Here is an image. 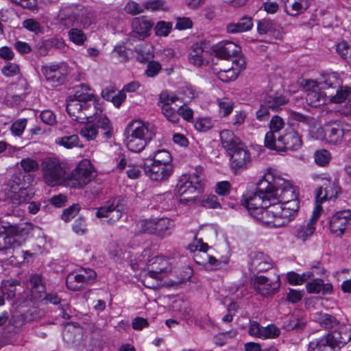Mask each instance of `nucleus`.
<instances>
[{
  "label": "nucleus",
  "instance_id": "1",
  "mask_svg": "<svg viewBox=\"0 0 351 351\" xmlns=\"http://www.w3.org/2000/svg\"><path fill=\"white\" fill-rule=\"evenodd\" d=\"M258 189L265 193V197H273L274 202L280 203L285 207H290L297 213L299 208L298 200L294 190L289 181L279 176L268 172L258 182Z\"/></svg>",
  "mask_w": 351,
  "mask_h": 351
},
{
  "label": "nucleus",
  "instance_id": "2",
  "mask_svg": "<svg viewBox=\"0 0 351 351\" xmlns=\"http://www.w3.org/2000/svg\"><path fill=\"white\" fill-rule=\"evenodd\" d=\"M265 193L260 192L258 182L255 192L243 195L242 204L250 214L257 220L271 227L278 228L277 226L278 207L273 197H265Z\"/></svg>",
  "mask_w": 351,
  "mask_h": 351
},
{
  "label": "nucleus",
  "instance_id": "3",
  "mask_svg": "<svg viewBox=\"0 0 351 351\" xmlns=\"http://www.w3.org/2000/svg\"><path fill=\"white\" fill-rule=\"evenodd\" d=\"M80 88L81 90H76L73 98L68 101L66 109L73 120L83 123L86 119L91 118V112H95L97 108L94 95L88 93L90 87L87 84H81Z\"/></svg>",
  "mask_w": 351,
  "mask_h": 351
},
{
  "label": "nucleus",
  "instance_id": "4",
  "mask_svg": "<svg viewBox=\"0 0 351 351\" xmlns=\"http://www.w3.org/2000/svg\"><path fill=\"white\" fill-rule=\"evenodd\" d=\"M351 341V325L340 324L326 335L311 341L308 351H335Z\"/></svg>",
  "mask_w": 351,
  "mask_h": 351
},
{
  "label": "nucleus",
  "instance_id": "5",
  "mask_svg": "<svg viewBox=\"0 0 351 351\" xmlns=\"http://www.w3.org/2000/svg\"><path fill=\"white\" fill-rule=\"evenodd\" d=\"M81 128L80 134L86 140L90 141L97 137L100 140H108L112 136L113 128L108 117L101 110L97 109L91 118Z\"/></svg>",
  "mask_w": 351,
  "mask_h": 351
},
{
  "label": "nucleus",
  "instance_id": "6",
  "mask_svg": "<svg viewBox=\"0 0 351 351\" xmlns=\"http://www.w3.org/2000/svg\"><path fill=\"white\" fill-rule=\"evenodd\" d=\"M59 19L60 23L66 28L71 27H87L91 23V13L86 8L81 4H62Z\"/></svg>",
  "mask_w": 351,
  "mask_h": 351
},
{
  "label": "nucleus",
  "instance_id": "7",
  "mask_svg": "<svg viewBox=\"0 0 351 351\" xmlns=\"http://www.w3.org/2000/svg\"><path fill=\"white\" fill-rule=\"evenodd\" d=\"M132 133L128 138L127 147L133 152H141L156 134L154 125L135 121L130 124Z\"/></svg>",
  "mask_w": 351,
  "mask_h": 351
},
{
  "label": "nucleus",
  "instance_id": "8",
  "mask_svg": "<svg viewBox=\"0 0 351 351\" xmlns=\"http://www.w3.org/2000/svg\"><path fill=\"white\" fill-rule=\"evenodd\" d=\"M320 85L321 88L326 90L325 96L328 97L331 102L341 104L347 99L350 101L351 88L342 86V81L337 73L328 74Z\"/></svg>",
  "mask_w": 351,
  "mask_h": 351
},
{
  "label": "nucleus",
  "instance_id": "9",
  "mask_svg": "<svg viewBox=\"0 0 351 351\" xmlns=\"http://www.w3.org/2000/svg\"><path fill=\"white\" fill-rule=\"evenodd\" d=\"M201 180L197 173L182 175L178 181L176 189L180 195V202L191 204L196 201L201 193Z\"/></svg>",
  "mask_w": 351,
  "mask_h": 351
},
{
  "label": "nucleus",
  "instance_id": "10",
  "mask_svg": "<svg viewBox=\"0 0 351 351\" xmlns=\"http://www.w3.org/2000/svg\"><path fill=\"white\" fill-rule=\"evenodd\" d=\"M43 178L49 186L60 184L65 176V169L60 160L51 157L44 159L41 164Z\"/></svg>",
  "mask_w": 351,
  "mask_h": 351
},
{
  "label": "nucleus",
  "instance_id": "11",
  "mask_svg": "<svg viewBox=\"0 0 351 351\" xmlns=\"http://www.w3.org/2000/svg\"><path fill=\"white\" fill-rule=\"evenodd\" d=\"M287 104L285 97L278 95L276 93L270 90L267 93L261 101L259 109L256 111V117L259 121H267L269 117V111H278L281 106Z\"/></svg>",
  "mask_w": 351,
  "mask_h": 351
},
{
  "label": "nucleus",
  "instance_id": "12",
  "mask_svg": "<svg viewBox=\"0 0 351 351\" xmlns=\"http://www.w3.org/2000/svg\"><path fill=\"white\" fill-rule=\"evenodd\" d=\"M95 177V173L90 163L88 161H82L71 171L69 176L68 184L75 189L82 188Z\"/></svg>",
  "mask_w": 351,
  "mask_h": 351
},
{
  "label": "nucleus",
  "instance_id": "13",
  "mask_svg": "<svg viewBox=\"0 0 351 351\" xmlns=\"http://www.w3.org/2000/svg\"><path fill=\"white\" fill-rule=\"evenodd\" d=\"M302 145V141L298 132L289 128L285 130V134L278 135L277 140L274 143V145L270 146L268 149L278 152L293 151L299 149Z\"/></svg>",
  "mask_w": 351,
  "mask_h": 351
},
{
  "label": "nucleus",
  "instance_id": "14",
  "mask_svg": "<svg viewBox=\"0 0 351 351\" xmlns=\"http://www.w3.org/2000/svg\"><path fill=\"white\" fill-rule=\"evenodd\" d=\"M23 242L15 228H7L0 224V251L12 256L14 250L21 246Z\"/></svg>",
  "mask_w": 351,
  "mask_h": 351
},
{
  "label": "nucleus",
  "instance_id": "15",
  "mask_svg": "<svg viewBox=\"0 0 351 351\" xmlns=\"http://www.w3.org/2000/svg\"><path fill=\"white\" fill-rule=\"evenodd\" d=\"M125 210V201L121 197L113 198L106 202V204L97 208L95 215L98 218L108 217L113 213L110 220H118Z\"/></svg>",
  "mask_w": 351,
  "mask_h": 351
},
{
  "label": "nucleus",
  "instance_id": "16",
  "mask_svg": "<svg viewBox=\"0 0 351 351\" xmlns=\"http://www.w3.org/2000/svg\"><path fill=\"white\" fill-rule=\"evenodd\" d=\"M68 67L63 62L42 66L41 72L47 81L53 86L62 84L67 75Z\"/></svg>",
  "mask_w": 351,
  "mask_h": 351
},
{
  "label": "nucleus",
  "instance_id": "17",
  "mask_svg": "<svg viewBox=\"0 0 351 351\" xmlns=\"http://www.w3.org/2000/svg\"><path fill=\"white\" fill-rule=\"evenodd\" d=\"M254 289L263 296H269L275 294L280 287L279 275H274L273 278L265 276H256L254 278Z\"/></svg>",
  "mask_w": 351,
  "mask_h": 351
},
{
  "label": "nucleus",
  "instance_id": "18",
  "mask_svg": "<svg viewBox=\"0 0 351 351\" xmlns=\"http://www.w3.org/2000/svg\"><path fill=\"white\" fill-rule=\"evenodd\" d=\"M351 222V210L345 209L336 212L329 221V228L332 234L341 236Z\"/></svg>",
  "mask_w": 351,
  "mask_h": 351
},
{
  "label": "nucleus",
  "instance_id": "19",
  "mask_svg": "<svg viewBox=\"0 0 351 351\" xmlns=\"http://www.w3.org/2000/svg\"><path fill=\"white\" fill-rule=\"evenodd\" d=\"M143 169L145 173L154 181H164L168 179L173 171V166L156 164L150 160H145Z\"/></svg>",
  "mask_w": 351,
  "mask_h": 351
},
{
  "label": "nucleus",
  "instance_id": "20",
  "mask_svg": "<svg viewBox=\"0 0 351 351\" xmlns=\"http://www.w3.org/2000/svg\"><path fill=\"white\" fill-rule=\"evenodd\" d=\"M154 261L152 265L158 263L160 266L153 267V269L149 271L145 276L143 280V285L148 288H154V285H151L149 280L151 278L161 280L162 275L171 271V267L169 265L167 260L162 256H156L154 258Z\"/></svg>",
  "mask_w": 351,
  "mask_h": 351
},
{
  "label": "nucleus",
  "instance_id": "21",
  "mask_svg": "<svg viewBox=\"0 0 351 351\" xmlns=\"http://www.w3.org/2000/svg\"><path fill=\"white\" fill-rule=\"evenodd\" d=\"M231 169L238 173L246 169L251 164V155L246 145L228 155Z\"/></svg>",
  "mask_w": 351,
  "mask_h": 351
},
{
  "label": "nucleus",
  "instance_id": "22",
  "mask_svg": "<svg viewBox=\"0 0 351 351\" xmlns=\"http://www.w3.org/2000/svg\"><path fill=\"white\" fill-rule=\"evenodd\" d=\"M153 23L145 16L134 18L132 22V32L130 36L138 40H143L149 36Z\"/></svg>",
  "mask_w": 351,
  "mask_h": 351
},
{
  "label": "nucleus",
  "instance_id": "23",
  "mask_svg": "<svg viewBox=\"0 0 351 351\" xmlns=\"http://www.w3.org/2000/svg\"><path fill=\"white\" fill-rule=\"evenodd\" d=\"M213 50L217 57L228 59L240 53L241 47L233 42L223 40L213 45Z\"/></svg>",
  "mask_w": 351,
  "mask_h": 351
},
{
  "label": "nucleus",
  "instance_id": "24",
  "mask_svg": "<svg viewBox=\"0 0 351 351\" xmlns=\"http://www.w3.org/2000/svg\"><path fill=\"white\" fill-rule=\"evenodd\" d=\"M220 139L222 147L228 155L245 145L233 132L229 130H223L220 132Z\"/></svg>",
  "mask_w": 351,
  "mask_h": 351
},
{
  "label": "nucleus",
  "instance_id": "25",
  "mask_svg": "<svg viewBox=\"0 0 351 351\" xmlns=\"http://www.w3.org/2000/svg\"><path fill=\"white\" fill-rule=\"evenodd\" d=\"M187 248L192 252H195L197 250L199 253L202 252V255L207 258L208 264V267H210V269H218L221 267V261L216 259L215 257L208 256L206 254L208 248V245L207 243H204L202 239H197L195 237L193 243L189 244Z\"/></svg>",
  "mask_w": 351,
  "mask_h": 351
},
{
  "label": "nucleus",
  "instance_id": "26",
  "mask_svg": "<svg viewBox=\"0 0 351 351\" xmlns=\"http://www.w3.org/2000/svg\"><path fill=\"white\" fill-rule=\"evenodd\" d=\"M285 126L283 119L278 115L274 116L269 123L270 130L267 132L265 136V146L269 148L274 145V143L276 141L278 133Z\"/></svg>",
  "mask_w": 351,
  "mask_h": 351
},
{
  "label": "nucleus",
  "instance_id": "27",
  "mask_svg": "<svg viewBox=\"0 0 351 351\" xmlns=\"http://www.w3.org/2000/svg\"><path fill=\"white\" fill-rule=\"evenodd\" d=\"M337 196V188L330 180H324L323 184L315 191L316 202L319 203L332 198L335 199Z\"/></svg>",
  "mask_w": 351,
  "mask_h": 351
},
{
  "label": "nucleus",
  "instance_id": "28",
  "mask_svg": "<svg viewBox=\"0 0 351 351\" xmlns=\"http://www.w3.org/2000/svg\"><path fill=\"white\" fill-rule=\"evenodd\" d=\"M272 267L271 258L263 252H255L252 257L250 269L253 272H264Z\"/></svg>",
  "mask_w": 351,
  "mask_h": 351
},
{
  "label": "nucleus",
  "instance_id": "29",
  "mask_svg": "<svg viewBox=\"0 0 351 351\" xmlns=\"http://www.w3.org/2000/svg\"><path fill=\"white\" fill-rule=\"evenodd\" d=\"M287 14L297 16L304 13L310 6L309 0H281Z\"/></svg>",
  "mask_w": 351,
  "mask_h": 351
},
{
  "label": "nucleus",
  "instance_id": "30",
  "mask_svg": "<svg viewBox=\"0 0 351 351\" xmlns=\"http://www.w3.org/2000/svg\"><path fill=\"white\" fill-rule=\"evenodd\" d=\"M257 31L259 34H269L276 38L282 36L281 27L270 19H263L258 21Z\"/></svg>",
  "mask_w": 351,
  "mask_h": 351
},
{
  "label": "nucleus",
  "instance_id": "31",
  "mask_svg": "<svg viewBox=\"0 0 351 351\" xmlns=\"http://www.w3.org/2000/svg\"><path fill=\"white\" fill-rule=\"evenodd\" d=\"M345 131L341 122H335L326 128L325 134L328 136L329 142L335 145L341 142Z\"/></svg>",
  "mask_w": 351,
  "mask_h": 351
},
{
  "label": "nucleus",
  "instance_id": "32",
  "mask_svg": "<svg viewBox=\"0 0 351 351\" xmlns=\"http://www.w3.org/2000/svg\"><path fill=\"white\" fill-rule=\"evenodd\" d=\"M28 185H29V182L25 180V176L22 172H17L14 173L8 180L5 190L8 194L10 193V195H13L24 188L25 186Z\"/></svg>",
  "mask_w": 351,
  "mask_h": 351
},
{
  "label": "nucleus",
  "instance_id": "33",
  "mask_svg": "<svg viewBox=\"0 0 351 351\" xmlns=\"http://www.w3.org/2000/svg\"><path fill=\"white\" fill-rule=\"evenodd\" d=\"M253 27L252 18L244 16L237 23H232L227 25V32L230 34H237L250 30Z\"/></svg>",
  "mask_w": 351,
  "mask_h": 351
},
{
  "label": "nucleus",
  "instance_id": "34",
  "mask_svg": "<svg viewBox=\"0 0 351 351\" xmlns=\"http://www.w3.org/2000/svg\"><path fill=\"white\" fill-rule=\"evenodd\" d=\"M34 195L32 189L29 188V185L25 186L24 188L16 191L13 195H9L12 204L14 206L20 205L23 203L27 202L30 200Z\"/></svg>",
  "mask_w": 351,
  "mask_h": 351
},
{
  "label": "nucleus",
  "instance_id": "35",
  "mask_svg": "<svg viewBox=\"0 0 351 351\" xmlns=\"http://www.w3.org/2000/svg\"><path fill=\"white\" fill-rule=\"evenodd\" d=\"M145 160H150L152 162L160 165L173 166L171 156L166 149L157 150L150 154Z\"/></svg>",
  "mask_w": 351,
  "mask_h": 351
},
{
  "label": "nucleus",
  "instance_id": "36",
  "mask_svg": "<svg viewBox=\"0 0 351 351\" xmlns=\"http://www.w3.org/2000/svg\"><path fill=\"white\" fill-rule=\"evenodd\" d=\"M156 220V234L164 237L169 236L173 227V221L169 218Z\"/></svg>",
  "mask_w": 351,
  "mask_h": 351
},
{
  "label": "nucleus",
  "instance_id": "37",
  "mask_svg": "<svg viewBox=\"0 0 351 351\" xmlns=\"http://www.w3.org/2000/svg\"><path fill=\"white\" fill-rule=\"evenodd\" d=\"M276 207H278V217H277V226L282 227L286 226L291 219L296 213L293 212L290 209V207H285L282 205L277 202Z\"/></svg>",
  "mask_w": 351,
  "mask_h": 351
},
{
  "label": "nucleus",
  "instance_id": "38",
  "mask_svg": "<svg viewBox=\"0 0 351 351\" xmlns=\"http://www.w3.org/2000/svg\"><path fill=\"white\" fill-rule=\"evenodd\" d=\"M325 95L319 92L317 89L306 90V101L307 104L313 108H317L325 103Z\"/></svg>",
  "mask_w": 351,
  "mask_h": 351
},
{
  "label": "nucleus",
  "instance_id": "39",
  "mask_svg": "<svg viewBox=\"0 0 351 351\" xmlns=\"http://www.w3.org/2000/svg\"><path fill=\"white\" fill-rule=\"evenodd\" d=\"M305 323L298 315H291L285 319L282 328L287 331L292 330H302Z\"/></svg>",
  "mask_w": 351,
  "mask_h": 351
},
{
  "label": "nucleus",
  "instance_id": "40",
  "mask_svg": "<svg viewBox=\"0 0 351 351\" xmlns=\"http://www.w3.org/2000/svg\"><path fill=\"white\" fill-rule=\"evenodd\" d=\"M86 280V277L78 274H69L66 279V285L69 289L72 291H79L83 288V285L86 284L83 280Z\"/></svg>",
  "mask_w": 351,
  "mask_h": 351
},
{
  "label": "nucleus",
  "instance_id": "41",
  "mask_svg": "<svg viewBox=\"0 0 351 351\" xmlns=\"http://www.w3.org/2000/svg\"><path fill=\"white\" fill-rule=\"evenodd\" d=\"M204 48L202 43H195L193 45L189 54V62L196 66H200L203 64Z\"/></svg>",
  "mask_w": 351,
  "mask_h": 351
},
{
  "label": "nucleus",
  "instance_id": "42",
  "mask_svg": "<svg viewBox=\"0 0 351 351\" xmlns=\"http://www.w3.org/2000/svg\"><path fill=\"white\" fill-rule=\"evenodd\" d=\"M69 39L71 42L78 46L84 45L87 40L86 34L80 28V27H71L68 32Z\"/></svg>",
  "mask_w": 351,
  "mask_h": 351
},
{
  "label": "nucleus",
  "instance_id": "43",
  "mask_svg": "<svg viewBox=\"0 0 351 351\" xmlns=\"http://www.w3.org/2000/svg\"><path fill=\"white\" fill-rule=\"evenodd\" d=\"M80 139L77 134L65 135L56 139V143L66 149L78 147Z\"/></svg>",
  "mask_w": 351,
  "mask_h": 351
},
{
  "label": "nucleus",
  "instance_id": "44",
  "mask_svg": "<svg viewBox=\"0 0 351 351\" xmlns=\"http://www.w3.org/2000/svg\"><path fill=\"white\" fill-rule=\"evenodd\" d=\"M315 230V224L308 221L306 224L300 226L295 231V236L298 239L306 241L308 237L313 234Z\"/></svg>",
  "mask_w": 351,
  "mask_h": 351
},
{
  "label": "nucleus",
  "instance_id": "45",
  "mask_svg": "<svg viewBox=\"0 0 351 351\" xmlns=\"http://www.w3.org/2000/svg\"><path fill=\"white\" fill-rule=\"evenodd\" d=\"M161 110L162 114L167 118L168 121L172 123H178L179 121V113L178 112V106L176 105V107L168 106L167 104H162L161 106Z\"/></svg>",
  "mask_w": 351,
  "mask_h": 351
},
{
  "label": "nucleus",
  "instance_id": "46",
  "mask_svg": "<svg viewBox=\"0 0 351 351\" xmlns=\"http://www.w3.org/2000/svg\"><path fill=\"white\" fill-rule=\"evenodd\" d=\"M319 323L322 327L330 330L339 325V321L332 315L328 313L320 314Z\"/></svg>",
  "mask_w": 351,
  "mask_h": 351
},
{
  "label": "nucleus",
  "instance_id": "47",
  "mask_svg": "<svg viewBox=\"0 0 351 351\" xmlns=\"http://www.w3.org/2000/svg\"><path fill=\"white\" fill-rule=\"evenodd\" d=\"M330 158V153L324 149L317 150L314 154V160L315 163L321 167H325L328 165Z\"/></svg>",
  "mask_w": 351,
  "mask_h": 351
},
{
  "label": "nucleus",
  "instance_id": "48",
  "mask_svg": "<svg viewBox=\"0 0 351 351\" xmlns=\"http://www.w3.org/2000/svg\"><path fill=\"white\" fill-rule=\"evenodd\" d=\"M30 282L33 291L38 293H45L46 291V287L42 275L38 274L32 275Z\"/></svg>",
  "mask_w": 351,
  "mask_h": 351
},
{
  "label": "nucleus",
  "instance_id": "49",
  "mask_svg": "<svg viewBox=\"0 0 351 351\" xmlns=\"http://www.w3.org/2000/svg\"><path fill=\"white\" fill-rule=\"evenodd\" d=\"M172 27L171 23H167L163 21H158L154 27L156 35L159 36H167Z\"/></svg>",
  "mask_w": 351,
  "mask_h": 351
},
{
  "label": "nucleus",
  "instance_id": "50",
  "mask_svg": "<svg viewBox=\"0 0 351 351\" xmlns=\"http://www.w3.org/2000/svg\"><path fill=\"white\" fill-rule=\"evenodd\" d=\"M217 77L218 78L224 82H228L230 81H232L236 80L237 77V73L236 72L235 69L232 67L225 69V70H220L217 73Z\"/></svg>",
  "mask_w": 351,
  "mask_h": 351
},
{
  "label": "nucleus",
  "instance_id": "51",
  "mask_svg": "<svg viewBox=\"0 0 351 351\" xmlns=\"http://www.w3.org/2000/svg\"><path fill=\"white\" fill-rule=\"evenodd\" d=\"M20 165L22 169L27 173L36 171L39 169L38 162L36 160L29 158L22 159Z\"/></svg>",
  "mask_w": 351,
  "mask_h": 351
},
{
  "label": "nucleus",
  "instance_id": "52",
  "mask_svg": "<svg viewBox=\"0 0 351 351\" xmlns=\"http://www.w3.org/2000/svg\"><path fill=\"white\" fill-rule=\"evenodd\" d=\"M80 210V205L78 204H73L63 210L61 217L65 222H68L78 213Z\"/></svg>",
  "mask_w": 351,
  "mask_h": 351
},
{
  "label": "nucleus",
  "instance_id": "53",
  "mask_svg": "<svg viewBox=\"0 0 351 351\" xmlns=\"http://www.w3.org/2000/svg\"><path fill=\"white\" fill-rule=\"evenodd\" d=\"M262 339L275 338L280 335L279 328L274 324L268 325L262 328Z\"/></svg>",
  "mask_w": 351,
  "mask_h": 351
},
{
  "label": "nucleus",
  "instance_id": "54",
  "mask_svg": "<svg viewBox=\"0 0 351 351\" xmlns=\"http://www.w3.org/2000/svg\"><path fill=\"white\" fill-rule=\"evenodd\" d=\"M336 51L337 53L344 60L351 57V48L347 43L343 41L337 45Z\"/></svg>",
  "mask_w": 351,
  "mask_h": 351
},
{
  "label": "nucleus",
  "instance_id": "55",
  "mask_svg": "<svg viewBox=\"0 0 351 351\" xmlns=\"http://www.w3.org/2000/svg\"><path fill=\"white\" fill-rule=\"evenodd\" d=\"M1 72L6 77H13L19 73L20 69L18 64L8 62L2 67Z\"/></svg>",
  "mask_w": 351,
  "mask_h": 351
},
{
  "label": "nucleus",
  "instance_id": "56",
  "mask_svg": "<svg viewBox=\"0 0 351 351\" xmlns=\"http://www.w3.org/2000/svg\"><path fill=\"white\" fill-rule=\"evenodd\" d=\"M141 233L156 234V220H146L140 222Z\"/></svg>",
  "mask_w": 351,
  "mask_h": 351
},
{
  "label": "nucleus",
  "instance_id": "57",
  "mask_svg": "<svg viewBox=\"0 0 351 351\" xmlns=\"http://www.w3.org/2000/svg\"><path fill=\"white\" fill-rule=\"evenodd\" d=\"M27 125V119H21L16 121L11 126L12 132L16 136H21Z\"/></svg>",
  "mask_w": 351,
  "mask_h": 351
},
{
  "label": "nucleus",
  "instance_id": "58",
  "mask_svg": "<svg viewBox=\"0 0 351 351\" xmlns=\"http://www.w3.org/2000/svg\"><path fill=\"white\" fill-rule=\"evenodd\" d=\"M147 47V45L145 47L137 46L134 49V51L137 53L136 59L141 63L147 62L150 58L149 50L148 49L146 51Z\"/></svg>",
  "mask_w": 351,
  "mask_h": 351
},
{
  "label": "nucleus",
  "instance_id": "59",
  "mask_svg": "<svg viewBox=\"0 0 351 351\" xmlns=\"http://www.w3.org/2000/svg\"><path fill=\"white\" fill-rule=\"evenodd\" d=\"M213 127V123L210 119H199L196 121L195 128L199 132H206Z\"/></svg>",
  "mask_w": 351,
  "mask_h": 351
},
{
  "label": "nucleus",
  "instance_id": "60",
  "mask_svg": "<svg viewBox=\"0 0 351 351\" xmlns=\"http://www.w3.org/2000/svg\"><path fill=\"white\" fill-rule=\"evenodd\" d=\"M160 70V64L158 62L152 60L149 62L145 73L148 77H153L156 76Z\"/></svg>",
  "mask_w": 351,
  "mask_h": 351
},
{
  "label": "nucleus",
  "instance_id": "61",
  "mask_svg": "<svg viewBox=\"0 0 351 351\" xmlns=\"http://www.w3.org/2000/svg\"><path fill=\"white\" fill-rule=\"evenodd\" d=\"M73 230L77 234H85L87 230L85 219L82 217L77 218L73 223Z\"/></svg>",
  "mask_w": 351,
  "mask_h": 351
},
{
  "label": "nucleus",
  "instance_id": "62",
  "mask_svg": "<svg viewBox=\"0 0 351 351\" xmlns=\"http://www.w3.org/2000/svg\"><path fill=\"white\" fill-rule=\"evenodd\" d=\"M23 27L28 31L35 33L40 31V24L34 19H28L23 21Z\"/></svg>",
  "mask_w": 351,
  "mask_h": 351
},
{
  "label": "nucleus",
  "instance_id": "63",
  "mask_svg": "<svg viewBox=\"0 0 351 351\" xmlns=\"http://www.w3.org/2000/svg\"><path fill=\"white\" fill-rule=\"evenodd\" d=\"M202 204L204 207L208 208H217L220 207L218 198L215 195H209L206 198L203 199L202 201Z\"/></svg>",
  "mask_w": 351,
  "mask_h": 351
},
{
  "label": "nucleus",
  "instance_id": "64",
  "mask_svg": "<svg viewBox=\"0 0 351 351\" xmlns=\"http://www.w3.org/2000/svg\"><path fill=\"white\" fill-rule=\"evenodd\" d=\"M263 327L261 326L256 321H250V326H249V334L251 336L258 337V338H262L263 336V332L262 328Z\"/></svg>",
  "mask_w": 351,
  "mask_h": 351
}]
</instances>
